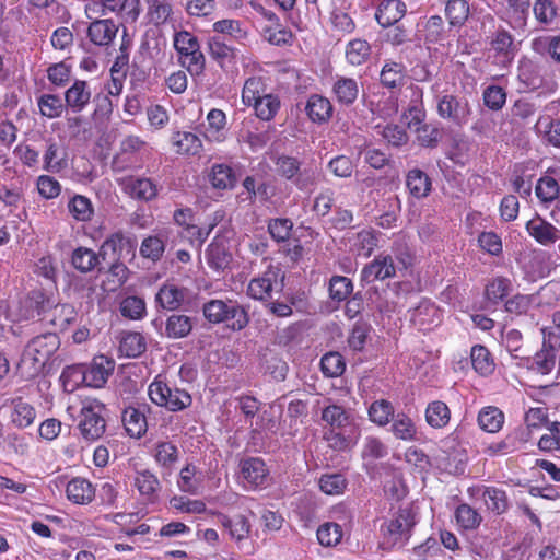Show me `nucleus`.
<instances>
[{
  "label": "nucleus",
  "instance_id": "obj_1",
  "mask_svg": "<svg viewBox=\"0 0 560 560\" xmlns=\"http://www.w3.org/2000/svg\"><path fill=\"white\" fill-rule=\"evenodd\" d=\"M202 312L208 322L226 323L233 330H242L249 323L245 308L232 300H211L203 304Z\"/></svg>",
  "mask_w": 560,
  "mask_h": 560
},
{
  "label": "nucleus",
  "instance_id": "obj_2",
  "mask_svg": "<svg viewBox=\"0 0 560 560\" xmlns=\"http://www.w3.org/2000/svg\"><path fill=\"white\" fill-rule=\"evenodd\" d=\"M276 173L301 191L311 190L316 185V172L302 167L303 162L295 156L280 154L275 159Z\"/></svg>",
  "mask_w": 560,
  "mask_h": 560
},
{
  "label": "nucleus",
  "instance_id": "obj_3",
  "mask_svg": "<svg viewBox=\"0 0 560 560\" xmlns=\"http://www.w3.org/2000/svg\"><path fill=\"white\" fill-rule=\"evenodd\" d=\"M415 525L416 520L412 510L409 508L399 509L395 518L382 526L384 538L380 547L383 550L402 547L409 540Z\"/></svg>",
  "mask_w": 560,
  "mask_h": 560
},
{
  "label": "nucleus",
  "instance_id": "obj_4",
  "mask_svg": "<svg viewBox=\"0 0 560 560\" xmlns=\"http://www.w3.org/2000/svg\"><path fill=\"white\" fill-rule=\"evenodd\" d=\"M174 47L180 55V63L191 75H200L205 71L206 58L200 50L198 38L187 31L174 35Z\"/></svg>",
  "mask_w": 560,
  "mask_h": 560
},
{
  "label": "nucleus",
  "instance_id": "obj_5",
  "mask_svg": "<svg viewBox=\"0 0 560 560\" xmlns=\"http://www.w3.org/2000/svg\"><path fill=\"white\" fill-rule=\"evenodd\" d=\"M148 394L152 402L174 412L188 408L192 401L191 396L185 389L171 387L159 380L150 384Z\"/></svg>",
  "mask_w": 560,
  "mask_h": 560
},
{
  "label": "nucleus",
  "instance_id": "obj_6",
  "mask_svg": "<svg viewBox=\"0 0 560 560\" xmlns=\"http://www.w3.org/2000/svg\"><path fill=\"white\" fill-rule=\"evenodd\" d=\"M284 288V273L279 266L269 265L258 277L250 280L247 294L259 301L272 298V292L280 293Z\"/></svg>",
  "mask_w": 560,
  "mask_h": 560
},
{
  "label": "nucleus",
  "instance_id": "obj_7",
  "mask_svg": "<svg viewBox=\"0 0 560 560\" xmlns=\"http://www.w3.org/2000/svg\"><path fill=\"white\" fill-rule=\"evenodd\" d=\"M409 265V256L407 258H399V262L396 265L390 255L380 254L362 269L361 279L366 283H371L376 280L394 278L397 270H406Z\"/></svg>",
  "mask_w": 560,
  "mask_h": 560
},
{
  "label": "nucleus",
  "instance_id": "obj_8",
  "mask_svg": "<svg viewBox=\"0 0 560 560\" xmlns=\"http://www.w3.org/2000/svg\"><path fill=\"white\" fill-rule=\"evenodd\" d=\"M59 346L60 340L55 332L36 336L27 343L23 361H31L35 369L43 368Z\"/></svg>",
  "mask_w": 560,
  "mask_h": 560
},
{
  "label": "nucleus",
  "instance_id": "obj_9",
  "mask_svg": "<svg viewBox=\"0 0 560 560\" xmlns=\"http://www.w3.org/2000/svg\"><path fill=\"white\" fill-rule=\"evenodd\" d=\"M438 115L456 126H463L468 122L471 114V106L467 98L454 94H444L436 101Z\"/></svg>",
  "mask_w": 560,
  "mask_h": 560
},
{
  "label": "nucleus",
  "instance_id": "obj_10",
  "mask_svg": "<svg viewBox=\"0 0 560 560\" xmlns=\"http://www.w3.org/2000/svg\"><path fill=\"white\" fill-rule=\"evenodd\" d=\"M104 412L105 406L101 402H93L82 408L79 428L85 440L95 441L104 434L106 429Z\"/></svg>",
  "mask_w": 560,
  "mask_h": 560
},
{
  "label": "nucleus",
  "instance_id": "obj_11",
  "mask_svg": "<svg viewBox=\"0 0 560 560\" xmlns=\"http://www.w3.org/2000/svg\"><path fill=\"white\" fill-rule=\"evenodd\" d=\"M121 190L130 198L141 201L150 202L156 199L160 186L152 178L144 176H126L119 179Z\"/></svg>",
  "mask_w": 560,
  "mask_h": 560
},
{
  "label": "nucleus",
  "instance_id": "obj_12",
  "mask_svg": "<svg viewBox=\"0 0 560 560\" xmlns=\"http://www.w3.org/2000/svg\"><path fill=\"white\" fill-rule=\"evenodd\" d=\"M442 315L439 307L429 300H422L412 311L410 322L422 331H430L440 325Z\"/></svg>",
  "mask_w": 560,
  "mask_h": 560
},
{
  "label": "nucleus",
  "instance_id": "obj_13",
  "mask_svg": "<svg viewBox=\"0 0 560 560\" xmlns=\"http://www.w3.org/2000/svg\"><path fill=\"white\" fill-rule=\"evenodd\" d=\"M115 369V361L106 355H97L85 365L86 386L101 388L106 383Z\"/></svg>",
  "mask_w": 560,
  "mask_h": 560
},
{
  "label": "nucleus",
  "instance_id": "obj_14",
  "mask_svg": "<svg viewBox=\"0 0 560 560\" xmlns=\"http://www.w3.org/2000/svg\"><path fill=\"white\" fill-rule=\"evenodd\" d=\"M525 229L530 237L546 247L560 238V230L538 214L526 222Z\"/></svg>",
  "mask_w": 560,
  "mask_h": 560
},
{
  "label": "nucleus",
  "instance_id": "obj_15",
  "mask_svg": "<svg viewBox=\"0 0 560 560\" xmlns=\"http://www.w3.org/2000/svg\"><path fill=\"white\" fill-rule=\"evenodd\" d=\"M259 365L265 375H269L276 382L285 380L289 366L280 353L271 348L259 351Z\"/></svg>",
  "mask_w": 560,
  "mask_h": 560
},
{
  "label": "nucleus",
  "instance_id": "obj_16",
  "mask_svg": "<svg viewBox=\"0 0 560 560\" xmlns=\"http://www.w3.org/2000/svg\"><path fill=\"white\" fill-rule=\"evenodd\" d=\"M556 358L557 349L544 342L541 350L536 352L535 355L522 358V364L533 372L547 375L553 370Z\"/></svg>",
  "mask_w": 560,
  "mask_h": 560
},
{
  "label": "nucleus",
  "instance_id": "obj_17",
  "mask_svg": "<svg viewBox=\"0 0 560 560\" xmlns=\"http://www.w3.org/2000/svg\"><path fill=\"white\" fill-rule=\"evenodd\" d=\"M68 167L67 152L54 138L46 140L43 155V170L48 173H60Z\"/></svg>",
  "mask_w": 560,
  "mask_h": 560
},
{
  "label": "nucleus",
  "instance_id": "obj_18",
  "mask_svg": "<svg viewBox=\"0 0 560 560\" xmlns=\"http://www.w3.org/2000/svg\"><path fill=\"white\" fill-rule=\"evenodd\" d=\"M118 32V26L113 20H95L88 27V37L96 46H108Z\"/></svg>",
  "mask_w": 560,
  "mask_h": 560
},
{
  "label": "nucleus",
  "instance_id": "obj_19",
  "mask_svg": "<svg viewBox=\"0 0 560 560\" xmlns=\"http://www.w3.org/2000/svg\"><path fill=\"white\" fill-rule=\"evenodd\" d=\"M91 90L86 81L75 80L65 92L67 107L72 113H81L91 101Z\"/></svg>",
  "mask_w": 560,
  "mask_h": 560
},
{
  "label": "nucleus",
  "instance_id": "obj_20",
  "mask_svg": "<svg viewBox=\"0 0 560 560\" xmlns=\"http://www.w3.org/2000/svg\"><path fill=\"white\" fill-rule=\"evenodd\" d=\"M101 253H95L88 247H78L72 252L71 264L73 268L82 273H88L93 270L103 272L104 268L101 266Z\"/></svg>",
  "mask_w": 560,
  "mask_h": 560
},
{
  "label": "nucleus",
  "instance_id": "obj_21",
  "mask_svg": "<svg viewBox=\"0 0 560 560\" xmlns=\"http://www.w3.org/2000/svg\"><path fill=\"white\" fill-rule=\"evenodd\" d=\"M304 110L307 117L316 124H324L332 116V105L330 101L319 94L308 96Z\"/></svg>",
  "mask_w": 560,
  "mask_h": 560
},
{
  "label": "nucleus",
  "instance_id": "obj_22",
  "mask_svg": "<svg viewBox=\"0 0 560 560\" xmlns=\"http://www.w3.org/2000/svg\"><path fill=\"white\" fill-rule=\"evenodd\" d=\"M406 13V4L400 0L382 2L375 13V19L382 27L394 26Z\"/></svg>",
  "mask_w": 560,
  "mask_h": 560
},
{
  "label": "nucleus",
  "instance_id": "obj_23",
  "mask_svg": "<svg viewBox=\"0 0 560 560\" xmlns=\"http://www.w3.org/2000/svg\"><path fill=\"white\" fill-rule=\"evenodd\" d=\"M388 432L395 439L404 442H413L418 440V429L415 421L405 412H397L389 423Z\"/></svg>",
  "mask_w": 560,
  "mask_h": 560
},
{
  "label": "nucleus",
  "instance_id": "obj_24",
  "mask_svg": "<svg viewBox=\"0 0 560 560\" xmlns=\"http://www.w3.org/2000/svg\"><path fill=\"white\" fill-rule=\"evenodd\" d=\"M67 498L75 504H89L95 498L93 485L85 478L71 479L66 488Z\"/></svg>",
  "mask_w": 560,
  "mask_h": 560
},
{
  "label": "nucleus",
  "instance_id": "obj_25",
  "mask_svg": "<svg viewBox=\"0 0 560 560\" xmlns=\"http://www.w3.org/2000/svg\"><path fill=\"white\" fill-rule=\"evenodd\" d=\"M491 48L497 52L503 65H510L516 54L513 36L504 28H499L492 39Z\"/></svg>",
  "mask_w": 560,
  "mask_h": 560
},
{
  "label": "nucleus",
  "instance_id": "obj_26",
  "mask_svg": "<svg viewBox=\"0 0 560 560\" xmlns=\"http://www.w3.org/2000/svg\"><path fill=\"white\" fill-rule=\"evenodd\" d=\"M241 474L250 487L256 488L265 482L268 470L261 458L249 457L241 462Z\"/></svg>",
  "mask_w": 560,
  "mask_h": 560
},
{
  "label": "nucleus",
  "instance_id": "obj_27",
  "mask_svg": "<svg viewBox=\"0 0 560 560\" xmlns=\"http://www.w3.org/2000/svg\"><path fill=\"white\" fill-rule=\"evenodd\" d=\"M171 143L177 154L197 155L202 150L200 138L190 131H176L172 135Z\"/></svg>",
  "mask_w": 560,
  "mask_h": 560
},
{
  "label": "nucleus",
  "instance_id": "obj_28",
  "mask_svg": "<svg viewBox=\"0 0 560 560\" xmlns=\"http://www.w3.org/2000/svg\"><path fill=\"white\" fill-rule=\"evenodd\" d=\"M332 93L339 104L350 106L359 95L358 82L352 78L337 75L332 85Z\"/></svg>",
  "mask_w": 560,
  "mask_h": 560
},
{
  "label": "nucleus",
  "instance_id": "obj_29",
  "mask_svg": "<svg viewBox=\"0 0 560 560\" xmlns=\"http://www.w3.org/2000/svg\"><path fill=\"white\" fill-rule=\"evenodd\" d=\"M206 139L213 142H223L226 139V116L218 108H212L207 115Z\"/></svg>",
  "mask_w": 560,
  "mask_h": 560
},
{
  "label": "nucleus",
  "instance_id": "obj_30",
  "mask_svg": "<svg viewBox=\"0 0 560 560\" xmlns=\"http://www.w3.org/2000/svg\"><path fill=\"white\" fill-rule=\"evenodd\" d=\"M505 15L510 25L515 30H523L529 16L530 0H504Z\"/></svg>",
  "mask_w": 560,
  "mask_h": 560
},
{
  "label": "nucleus",
  "instance_id": "obj_31",
  "mask_svg": "<svg viewBox=\"0 0 560 560\" xmlns=\"http://www.w3.org/2000/svg\"><path fill=\"white\" fill-rule=\"evenodd\" d=\"M185 299V290L172 283H164L155 294V302L164 310L179 308Z\"/></svg>",
  "mask_w": 560,
  "mask_h": 560
},
{
  "label": "nucleus",
  "instance_id": "obj_32",
  "mask_svg": "<svg viewBox=\"0 0 560 560\" xmlns=\"http://www.w3.org/2000/svg\"><path fill=\"white\" fill-rule=\"evenodd\" d=\"M206 259L210 268L217 271H223L232 262V254L223 242L213 241L206 249Z\"/></svg>",
  "mask_w": 560,
  "mask_h": 560
},
{
  "label": "nucleus",
  "instance_id": "obj_33",
  "mask_svg": "<svg viewBox=\"0 0 560 560\" xmlns=\"http://www.w3.org/2000/svg\"><path fill=\"white\" fill-rule=\"evenodd\" d=\"M195 325L192 317L185 314H172L165 322L164 335L171 339L187 337Z\"/></svg>",
  "mask_w": 560,
  "mask_h": 560
},
{
  "label": "nucleus",
  "instance_id": "obj_34",
  "mask_svg": "<svg viewBox=\"0 0 560 560\" xmlns=\"http://www.w3.org/2000/svg\"><path fill=\"white\" fill-rule=\"evenodd\" d=\"M406 67L401 62L388 60L384 63L380 80L387 89H400L405 84Z\"/></svg>",
  "mask_w": 560,
  "mask_h": 560
},
{
  "label": "nucleus",
  "instance_id": "obj_35",
  "mask_svg": "<svg viewBox=\"0 0 560 560\" xmlns=\"http://www.w3.org/2000/svg\"><path fill=\"white\" fill-rule=\"evenodd\" d=\"M406 186L411 196L417 199L427 197L431 191V179L420 168H412L407 173Z\"/></svg>",
  "mask_w": 560,
  "mask_h": 560
},
{
  "label": "nucleus",
  "instance_id": "obj_36",
  "mask_svg": "<svg viewBox=\"0 0 560 560\" xmlns=\"http://www.w3.org/2000/svg\"><path fill=\"white\" fill-rule=\"evenodd\" d=\"M147 5L148 21L160 26L165 24L173 14V4L171 0H143Z\"/></svg>",
  "mask_w": 560,
  "mask_h": 560
},
{
  "label": "nucleus",
  "instance_id": "obj_37",
  "mask_svg": "<svg viewBox=\"0 0 560 560\" xmlns=\"http://www.w3.org/2000/svg\"><path fill=\"white\" fill-rule=\"evenodd\" d=\"M532 49L542 56L549 57L555 62L560 63V34L545 35L533 39Z\"/></svg>",
  "mask_w": 560,
  "mask_h": 560
},
{
  "label": "nucleus",
  "instance_id": "obj_38",
  "mask_svg": "<svg viewBox=\"0 0 560 560\" xmlns=\"http://www.w3.org/2000/svg\"><path fill=\"white\" fill-rule=\"evenodd\" d=\"M369 419L377 427L388 425L396 416L393 404L387 399L373 401L368 409Z\"/></svg>",
  "mask_w": 560,
  "mask_h": 560
},
{
  "label": "nucleus",
  "instance_id": "obj_39",
  "mask_svg": "<svg viewBox=\"0 0 560 560\" xmlns=\"http://www.w3.org/2000/svg\"><path fill=\"white\" fill-rule=\"evenodd\" d=\"M322 420L331 428L330 430L345 429L352 422L350 412L336 404L328 405L322 410Z\"/></svg>",
  "mask_w": 560,
  "mask_h": 560
},
{
  "label": "nucleus",
  "instance_id": "obj_40",
  "mask_svg": "<svg viewBox=\"0 0 560 560\" xmlns=\"http://www.w3.org/2000/svg\"><path fill=\"white\" fill-rule=\"evenodd\" d=\"M168 232L162 231L156 235H150L145 237L140 246V254L142 257L158 261L162 258L165 250V242L167 240Z\"/></svg>",
  "mask_w": 560,
  "mask_h": 560
},
{
  "label": "nucleus",
  "instance_id": "obj_41",
  "mask_svg": "<svg viewBox=\"0 0 560 560\" xmlns=\"http://www.w3.org/2000/svg\"><path fill=\"white\" fill-rule=\"evenodd\" d=\"M209 182L215 189H232L236 184V175L228 164H213L209 174Z\"/></svg>",
  "mask_w": 560,
  "mask_h": 560
},
{
  "label": "nucleus",
  "instance_id": "obj_42",
  "mask_svg": "<svg viewBox=\"0 0 560 560\" xmlns=\"http://www.w3.org/2000/svg\"><path fill=\"white\" fill-rule=\"evenodd\" d=\"M122 422L127 433L132 438H141L147 432L145 416L135 407H128L124 410Z\"/></svg>",
  "mask_w": 560,
  "mask_h": 560
},
{
  "label": "nucleus",
  "instance_id": "obj_43",
  "mask_svg": "<svg viewBox=\"0 0 560 560\" xmlns=\"http://www.w3.org/2000/svg\"><path fill=\"white\" fill-rule=\"evenodd\" d=\"M535 192L539 201L548 207L560 198V186L553 177L545 175L537 180Z\"/></svg>",
  "mask_w": 560,
  "mask_h": 560
},
{
  "label": "nucleus",
  "instance_id": "obj_44",
  "mask_svg": "<svg viewBox=\"0 0 560 560\" xmlns=\"http://www.w3.org/2000/svg\"><path fill=\"white\" fill-rule=\"evenodd\" d=\"M119 350L128 358H138L147 350L145 339L140 332H122Z\"/></svg>",
  "mask_w": 560,
  "mask_h": 560
},
{
  "label": "nucleus",
  "instance_id": "obj_45",
  "mask_svg": "<svg viewBox=\"0 0 560 560\" xmlns=\"http://www.w3.org/2000/svg\"><path fill=\"white\" fill-rule=\"evenodd\" d=\"M504 423V413L494 406L482 408L478 415L479 427L489 433H495L501 430Z\"/></svg>",
  "mask_w": 560,
  "mask_h": 560
},
{
  "label": "nucleus",
  "instance_id": "obj_46",
  "mask_svg": "<svg viewBox=\"0 0 560 560\" xmlns=\"http://www.w3.org/2000/svg\"><path fill=\"white\" fill-rule=\"evenodd\" d=\"M451 419V411L447 405L441 400L432 401L425 410V420L434 429L444 428Z\"/></svg>",
  "mask_w": 560,
  "mask_h": 560
},
{
  "label": "nucleus",
  "instance_id": "obj_47",
  "mask_svg": "<svg viewBox=\"0 0 560 560\" xmlns=\"http://www.w3.org/2000/svg\"><path fill=\"white\" fill-rule=\"evenodd\" d=\"M209 55L221 68L231 63L235 58L234 48L225 44L219 36H212L208 39Z\"/></svg>",
  "mask_w": 560,
  "mask_h": 560
},
{
  "label": "nucleus",
  "instance_id": "obj_48",
  "mask_svg": "<svg viewBox=\"0 0 560 560\" xmlns=\"http://www.w3.org/2000/svg\"><path fill=\"white\" fill-rule=\"evenodd\" d=\"M221 524L229 530L230 536L237 541L246 539L252 528L249 521L244 515H235L234 517L222 515Z\"/></svg>",
  "mask_w": 560,
  "mask_h": 560
},
{
  "label": "nucleus",
  "instance_id": "obj_49",
  "mask_svg": "<svg viewBox=\"0 0 560 560\" xmlns=\"http://www.w3.org/2000/svg\"><path fill=\"white\" fill-rule=\"evenodd\" d=\"M60 380L67 392H74L80 385L86 386L85 364L68 365L63 369Z\"/></svg>",
  "mask_w": 560,
  "mask_h": 560
},
{
  "label": "nucleus",
  "instance_id": "obj_50",
  "mask_svg": "<svg viewBox=\"0 0 560 560\" xmlns=\"http://www.w3.org/2000/svg\"><path fill=\"white\" fill-rule=\"evenodd\" d=\"M352 291L353 283L345 276L335 275L328 281L329 298L336 303L346 301Z\"/></svg>",
  "mask_w": 560,
  "mask_h": 560
},
{
  "label": "nucleus",
  "instance_id": "obj_51",
  "mask_svg": "<svg viewBox=\"0 0 560 560\" xmlns=\"http://www.w3.org/2000/svg\"><path fill=\"white\" fill-rule=\"evenodd\" d=\"M280 100L275 94H262L253 105L256 116L265 121L271 120L280 109Z\"/></svg>",
  "mask_w": 560,
  "mask_h": 560
},
{
  "label": "nucleus",
  "instance_id": "obj_52",
  "mask_svg": "<svg viewBox=\"0 0 560 560\" xmlns=\"http://www.w3.org/2000/svg\"><path fill=\"white\" fill-rule=\"evenodd\" d=\"M470 359L472 368L480 375H489L494 370V363L489 350L481 345L471 348Z\"/></svg>",
  "mask_w": 560,
  "mask_h": 560
},
{
  "label": "nucleus",
  "instance_id": "obj_53",
  "mask_svg": "<svg viewBox=\"0 0 560 560\" xmlns=\"http://www.w3.org/2000/svg\"><path fill=\"white\" fill-rule=\"evenodd\" d=\"M68 209L71 215L81 222L91 221L94 214L92 201L83 195L73 196L68 203Z\"/></svg>",
  "mask_w": 560,
  "mask_h": 560
},
{
  "label": "nucleus",
  "instance_id": "obj_54",
  "mask_svg": "<svg viewBox=\"0 0 560 560\" xmlns=\"http://www.w3.org/2000/svg\"><path fill=\"white\" fill-rule=\"evenodd\" d=\"M482 499L488 510L502 514L509 506V501L505 491L495 487H486L482 493Z\"/></svg>",
  "mask_w": 560,
  "mask_h": 560
},
{
  "label": "nucleus",
  "instance_id": "obj_55",
  "mask_svg": "<svg viewBox=\"0 0 560 560\" xmlns=\"http://www.w3.org/2000/svg\"><path fill=\"white\" fill-rule=\"evenodd\" d=\"M455 518L458 526L465 530L477 528L482 521L477 510L466 503H462L456 508Z\"/></svg>",
  "mask_w": 560,
  "mask_h": 560
},
{
  "label": "nucleus",
  "instance_id": "obj_56",
  "mask_svg": "<svg viewBox=\"0 0 560 560\" xmlns=\"http://www.w3.org/2000/svg\"><path fill=\"white\" fill-rule=\"evenodd\" d=\"M320 490L329 495H338L343 493L348 481L340 472L324 474L318 481Z\"/></svg>",
  "mask_w": 560,
  "mask_h": 560
},
{
  "label": "nucleus",
  "instance_id": "obj_57",
  "mask_svg": "<svg viewBox=\"0 0 560 560\" xmlns=\"http://www.w3.org/2000/svg\"><path fill=\"white\" fill-rule=\"evenodd\" d=\"M320 369L327 377H338L346 370V362L339 352H328L320 360Z\"/></svg>",
  "mask_w": 560,
  "mask_h": 560
},
{
  "label": "nucleus",
  "instance_id": "obj_58",
  "mask_svg": "<svg viewBox=\"0 0 560 560\" xmlns=\"http://www.w3.org/2000/svg\"><path fill=\"white\" fill-rule=\"evenodd\" d=\"M371 54L370 44L363 39L351 40L346 50V58L352 66H360L365 62Z\"/></svg>",
  "mask_w": 560,
  "mask_h": 560
},
{
  "label": "nucleus",
  "instance_id": "obj_59",
  "mask_svg": "<svg viewBox=\"0 0 560 560\" xmlns=\"http://www.w3.org/2000/svg\"><path fill=\"white\" fill-rule=\"evenodd\" d=\"M145 302L142 298L129 295L120 302L119 311L126 318L138 320L145 314Z\"/></svg>",
  "mask_w": 560,
  "mask_h": 560
},
{
  "label": "nucleus",
  "instance_id": "obj_60",
  "mask_svg": "<svg viewBox=\"0 0 560 560\" xmlns=\"http://www.w3.org/2000/svg\"><path fill=\"white\" fill-rule=\"evenodd\" d=\"M40 114L47 118L60 117L65 105L60 96L55 94H44L37 101Z\"/></svg>",
  "mask_w": 560,
  "mask_h": 560
},
{
  "label": "nucleus",
  "instance_id": "obj_61",
  "mask_svg": "<svg viewBox=\"0 0 560 560\" xmlns=\"http://www.w3.org/2000/svg\"><path fill=\"white\" fill-rule=\"evenodd\" d=\"M445 12L451 25L460 26L468 18L469 7L465 0H450Z\"/></svg>",
  "mask_w": 560,
  "mask_h": 560
},
{
  "label": "nucleus",
  "instance_id": "obj_62",
  "mask_svg": "<svg viewBox=\"0 0 560 560\" xmlns=\"http://www.w3.org/2000/svg\"><path fill=\"white\" fill-rule=\"evenodd\" d=\"M293 229V222L288 218H275L268 222V232L277 243L287 242Z\"/></svg>",
  "mask_w": 560,
  "mask_h": 560
},
{
  "label": "nucleus",
  "instance_id": "obj_63",
  "mask_svg": "<svg viewBox=\"0 0 560 560\" xmlns=\"http://www.w3.org/2000/svg\"><path fill=\"white\" fill-rule=\"evenodd\" d=\"M135 486L142 495L151 498L160 489V481L155 475L145 469L137 472Z\"/></svg>",
  "mask_w": 560,
  "mask_h": 560
},
{
  "label": "nucleus",
  "instance_id": "obj_64",
  "mask_svg": "<svg viewBox=\"0 0 560 560\" xmlns=\"http://www.w3.org/2000/svg\"><path fill=\"white\" fill-rule=\"evenodd\" d=\"M35 409L22 399L14 401V409L12 412V422L19 428H26L31 425L35 419Z\"/></svg>",
  "mask_w": 560,
  "mask_h": 560
}]
</instances>
